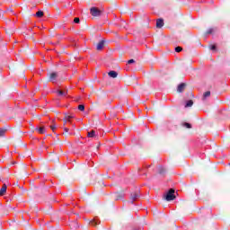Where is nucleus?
<instances>
[{"label": "nucleus", "instance_id": "9", "mask_svg": "<svg viewBox=\"0 0 230 230\" xmlns=\"http://www.w3.org/2000/svg\"><path fill=\"white\" fill-rule=\"evenodd\" d=\"M73 118H75V116H73V115H66V117H65V123H67V121H70V119H73Z\"/></svg>", "mask_w": 230, "mask_h": 230}, {"label": "nucleus", "instance_id": "15", "mask_svg": "<svg viewBox=\"0 0 230 230\" xmlns=\"http://www.w3.org/2000/svg\"><path fill=\"white\" fill-rule=\"evenodd\" d=\"M50 128H51L52 132H55V130H57V124L50 125Z\"/></svg>", "mask_w": 230, "mask_h": 230}, {"label": "nucleus", "instance_id": "19", "mask_svg": "<svg viewBox=\"0 0 230 230\" xmlns=\"http://www.w3.org/2000/svg\"><path fill=\"white\" fill-rule=\"evenodd\" d=\"M38 130L40 134H44L45 132V128L43 127L40 128Z\"/></svg>", "mask_w": 230, "mask_h": 230}, {"label": "nucleus", "instance_id": "3", "mask_svg": "<svg viewBox=\"0 0 230 230\" xmlns=\"http://www.w3.org/2000/svg\"><path fill=\"white\" fill-rule=\"evenodd\" d=\"M164 26V21L163 19H158L156 21V28H163Z\"/></svg>", "mask_w": 230, "mask_h": 230}, {"label": "nucleus", "instance_id": "6", "mask_svg": "<svg viewBox=\"0 0 230 230\" xmlns=\"http://www.w3.org/2000/svg\"><path fill=\"white\" fill-rule=\"evenodd\" d=\"M57 76H58V75H57V73H51L50 75H49V80H50V82H55V80H57Z\"/></svg>", "mask_w": 230, "mask_h": 230}, {"label": "nucleus", "instance_id": "10", "mask_svg": "<svg viewBox=\"0 0 230 230\" xmlns=\"http://www.w3.org/2000/svg\"><path fill=\"white\" fill-rule=\"evenodd\" d=\"M98 224H100V220L98 219H93L90 222L91 226H98Z\"/></svg>", "mask_w": 230, "mask_h": 230}, {"label": "nucleus", "instance_id": "22", "mask_svg": "<svg viewBox=\"0 0 230 230\" xmlns=\"http://www.w3.org/2000/svg\"><path fill=\"white\" fill-rule=\"evenodd\" d=\"M183 125H184V127H186L187 128H191V124H190V123L185 122Z\"/></svg>", "mask_w": 230, "mask_h": 230}, {"label": "nucleus", "instance_id": "26", "mask_svg": "<svg viewBox=\"0 0 230 230\" xmlns=\"http://www.w3.org/2000/svg\"><path fill=\"white\" fill-rule=\"evenodd\" d=\"M212 31H213V30L210 29L208 31V33H212Z\"/></svg>", "mask_w": 230, "mask_h": 230}, {"label": "nucleus", "instance_id": "1", "mask_svg": "<svg viewBox=\"0 0 230 230\" xmlns=\"http://www.w3.org/2000/svg\"><path fill=\"white\" fill-rule=\"evenodd\" d=\"M165 200H175V190L170 189L168 192L164 195Z\"/></svg>", "mask_w": 230, "mask_h": 230}, {"label": "nucleus", "instance_id": "21", "mask_svg": "<svg viewBox=\"0 0 230 230\" xmlns=\"http://www.w3.org/2000/svg\"><path fill=\"white\" fill-rule=\"evenodd\" d=\"M74 22H75V24H78V23L80 22V18L75 17V18L74 19Z\"/></svg>", "mask_w": 230, "mask_h": 230}, {"label": "nucleus", "instance_id": "2", "mask_svg": "<svg viewBox=\"0 0 230 230\" xmlns=\"http://www.w3.org/2000/svg\"><path fill=\"white\" fill-rule=\"evenodd\" d=\"M90 12H91V14L93 16V17H98V15H101L102 13V11H100L98 8L96 7H92L90 9Z\"/></svg>", "mask_w": 230, "mask_h": 230}, {"label": "nucleus", "instance_id": "16", "mask_svg": "<svg viewBox=\"0 0 230 230\" xmlns=\"http://www.w3.org/2000/svg\"><path fill=\"white\" fill-rule=\"evenodd\" d=\"M175 51L176 53H181V51H182V47H176Z\"/></svg>", "mask_w": 230, "mask_h": 230}, {"label": "nucleus", "instance_id": "23", "mask_svg": "<svg viewBox=\"0 0 230 230\" xmlns=\"http://www.w3.org/2000/svg\"><path fill=\"white\" fill-rule=\"evenodd\" d=\"M4 132H6V130L0 128V137L4 136Z\"/></svg>", "mask_w": 230, "mask_h": 230}, {"label": "nucleus", "instance_id": "17", "mask_svg": "<svg viewBox=\"0 0 230 230\" xmlns=\"http://www.w3.org/2000/svg\"><path fill=\"white\" fill-rule=\"evenodd\" d=\"M138 197H139V195H137V194L135 193V194L131 197V200L134 202V200H136Z\"/></svg>", "mask_w": 230, "mask_h": 230}, {"label": "nucleus", "instance_id": "20", "mask_svg": "<svg viewBox=\"0 0 230 230\" xmlns=\"http://www.w3.org/2000/svg\"><path fill=\"white\" fill-rule=\"evenodd\" d=\"M208 96H211V92H206L204 93V98H208Z\"/></svg>", "mask_w": 230, "mask_h": 230}, {"label": "nucleus", "instance_id": "7", "mask_svg": "<svg viewBox=\"0 0 230 230\" xmlns=\"http://www.w3.org/2000/svg\"><path fill=\"white\" fill-rule=\"evenodd\" d=\"M6 184H4L3 187L0 190V197H3V195H4V193H6Z\"/></svg>", "mask_w": 230, "mask_h": 230}, {"label": "nucleus", "instance_id": "5", "mask_svg": "<svg viewBox=\"0 0 230 230\" xmlns=\"http://www.w3.org/2000/svg\"><path fill=\"white\" fill-rule=\"evenodd\" d=\"M103 46H105V43L103 41H100L96 47L97 51H102V49H103Z\"/></svg>", "mask_w": 230, "mask_h": 230}, {"label": "nucleus", "instance_id": "12", "mask_svg": "<svg viewBox=\"0 0 230 230\" xmlns=\"http://www.w3.org/2000/svg\"><path fill=\"white\" fill-rule=\"evenodd\" d=\"M192 105H193V101H192V100H189V101L186 102L185 107H191Z\"/></svg>", "mask_w": 230, "mask_h": 230}, {"label": "nucleus", "instance_id": "24", "mask_svg": "<svg viewBox=\"0 0 230 230\" xmlns=\"http://www.w3.org/2000/svg\"><path fill=\"white\" fill-rule=\"evenodd\" d=\"M210 49H212L213 51H215V50L217 49V46H216V45L210 46Z\"/></svg>", "mask_w": 230, "mask_h": 230}, {"label": "nucleus", "instance_id": "27", "mask_svg": "<svg viewBox=\"0 0 230 230\" xmlns=\"http://www.w3.org/2000/svg\"><path fill=\"white\" fill-rule=\"evenodd\" d=\"M65 132H69V129L67 128H65Z\"/></svg>", "mask_w": 230, "mask_h": 230}, {"label": "nucleus", "instance_id": "13", "mask_svg": "<svg viewBox=\"0 0 230 230\" xmlns=\"http://www.w3.org/2000/svg\"><path fill=\"white\" fill-rule=\"evenodd\" d=\"M58 94L59 96H66V92H64V91H62V90H59V91H58Z\"/></svg>", "mask_w": 230, "mask_h": 230}, {"label": "nucleus", "instance_id": "11", "mask_svg": "<svg viewBox=\"0 0 230 230\" xmlns=\"http://www.w3.org/2000/svg\"><path fill=\"white\" fill-rule=\"evenodd\" d=\"M36 16H38L39 18L44 17V12H42V11H38V12L36 13Z\"/></svg>", "mask_w": 230, "mask_h": 230}, {"label": "nucleus", "instance_id": "4", "mask_svg": "<svg viewBox=\"0 0 230 230\" xmlns=\"http://www.w3.org/2000/svg\"><path fill=\"white\" fill-rule=\"evenodd\" d=\"M186 89V84L181 83V84L178 85L177 91L178 93H182Z\"/></svg>", "mask_w": 230, "mask_h": 230}, {"label": "nucleus", "instance_id": "18", "mask_svg": "<svg viewBox=\"0 0 230 230\" xmlns=\"http://www.w3.org/2000/svg\"><path fill=\"white\" fill-rule=\"evenodd\" d=\"M78 109H79L80 111H85V106H84V104H80V105L78 106Z\"/></svg>", "mask_w": 230, "mask_h": 230}, {"label": "nucleus", "instance_id": "8", "mask_svg": "<svg viewBox=\"0 0 230 230\" xmlns=\"http://www.w3.org/2000/svg\"><path fill=\"white\" fill-rule=\"evenodd\" d=\"M108 75H109V76H111V78H116L118 76V72L110 71Z\"/></svg>", "mask_w": 230, "mask_h": 230}, {"label": "nucleus", "instance_id": "14", "mask_svg": "<svg viewBox=\"0 0 230 230\" xmlns=\"http://www.w3.org/2000/svg\"><path fill=\"white\" fill-rule=\"evenodd\" d=\"M94 134H95L94 130L88 132V137H94Z\"/></svg>", "mask_w": 230, "mask_h": 230}, {"label": "nucleus", "instance_id": "25", "mask_svg": "<svg viewBox=\"0 0 230 230\" xmlns=\"http://www.w3.org/2000/svg\"><path fill=\"white\" fill-rule=\"evenodd\" d=\"M128 64H134V59H129V60L128 61Z\"/></svg>", "mask_w": 230, "mask_h": 230}]
</instances>
